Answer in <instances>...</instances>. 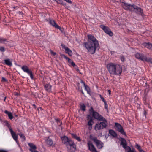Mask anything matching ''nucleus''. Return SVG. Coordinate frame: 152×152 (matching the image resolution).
<instances>
[{"label":"nucleus","instance_id":"nucleus-1","mask_svg":"<svg viewBox=\"0 0 152 152\" xmlns=\"http://www.w3.org/2000/svg\"><path fill=\"white\" fill-rule=\"evenodd\" d=\"M89 115H87V118L88 119L91 116L94 119L98 121H102L103 122H100L99 123L96 124L94 127V129L96 131L105 128L107 126V120L99 114L97 112L95 111L92 107H91L89 110Z\"/></svg>","mask_w":152,"mask_h":152},{"label":"nucleus","instance_id":"nucleus-2","mask_svg":"<svg viewBox=\"0 0 152 152\" xmlns=\"http://www.w3.org/2000/svg\"><path fill=\"white\" fill-rule=\"evenodd\" d=\"M87 42L83 43V46L85 47L88 52L91 54H94L96 50H98L99 45L98 40L93 35H87Z\"/></svg>","mask_w":152,"mask_h":152},{"label":"nucleus","instance_id":"nucleus-3","mask_svg":"<svg viewBox=\"0 0 152 152\" xmlns=\"http://www.w3.org/2000/svg\"><path fill=\"white\" fill-rule=\"evenodd\" d=\"M106 67L111 75H119L122 72L121 66L117 63L110 62L107 64Z\"/></svg>","mask_w":152,"mask_h":152},{"label":"nucleus","instance_id":"nucleus-4","mask_svg":"<svg viewBox=\"0 0 152 152\" xmlns=\"http://www.w3.org/2000/svg\"><path fill=\"white\" fill-rule=\"evenodd\" d=\"M122 6L124 9L130 11H133L137 14L140 15L142 16L143 15V11L140 7H138L134 4L132 5L126 3L125 2L123 3Z\"/></svg>","mask_w":152,"mask_h":152},{"label":"nucleus","instance_id":"nucleus-5","mask_svg":"<svg viewBox=\"0 0 152 152\" xmlns=\"http://www.w3.org/2000/svg\"><path fill=\"white\" fill-rule=\"evenodd\" d=\"M61 139L62 143L65 145L69 152L75 151L76 150V145L70 138L64 136L61 137Z\"/></svg>","mask_w":152,"mask_h":152},{"label":"nucleus","instance_id":"nucleus-6","mask_svg":"<svg viewBox=\"0 0 152 152\" xmlns=\"http://www.w3.org/2000/svg\"><path fill=\"white\" fill-rule=\"evenodd\" d=\"M135 57L136 58L143 61L149 62L152 63V59L151 58H148L143 54L137 53L135 55Z\"/></svg>","mask_w":152,"mask_h":152},{"label":"nucleus","instance_id":"nucleus-7","mask_svg":"<svg viewBox=\"0 0 152 152\" xmlns=\"http://www.w3.org/2000/svg\"><path fill=\"white\" fill-rule=\"evenodd\" d=\"M91 139L94 142L97 147L99 149H102L104 146V143L101 141L97 139L96 137H92Z\"/></svg>","mask_w":152,"mask_h":152},{"label":"nucleus","instance_id":"nucleus-8","mask_svg":"<svg viewBox=\"0 0 152 152\" xmlns=\"http://www.w3.org/2000/svg\"><path fill=\"white\" fill-rule=\"evenodd\" d=\"M115 129L123 135L125 136H126V134L124 131L123 127L121 125L118 123H115Z\"/></svg>","mask_w":152,"mask_h":152},{"label":"nucleus","instance_id":"nucleus-9","mask_svg":"<svg viewBox=\"0 0 152 152\" xmlns=\"http://www.w3.org/2000/svg\"><path fill=\"white\" fill-rule=\"evenodd\" d=\"M21 69L23 71L27 73L30 76L31 79L33 80L34 78V77L32 71L30 70L28 67L26 66H23L21 67Z\"/></svg>","mask_w":152,"mask_h":152},{"label":"nucleus","instance_id":"nucleus-10","mask_svg":"<svg viewBox=\"0 0 152 152\" xmlns=\"http://www.w3.org/2000/svg\"><path fill=\"white\" fill-rule=\"evenodd\" d=\"M100 27L106 34L110 36H112L113 35V33L111 31L110 29L108 27L103 25H101Z\"/></svg>","mask_w":152,"mask_h":152},{"label":"nucleus","instance_id":"nucleus-11","mask_svg":"<svg viewBox=\"0 0 152 152\" xmlns=\"http://www.w3.org/2000/svg\"><path fill=\"white\" fill-rule=\"evenodd\" d=\"M6 122L7 124V126L9 128V129L10 131L12 137L14 140L17 142L18 143V136L16 135V133L12 130L11 127H10V125L7 121H6Z\"/></svg>","mask_w":152,"mask_h":152},{"label":"nucleus","instance_id":"nucleus-12","mask_svg":"<svg viewBox=\"0 0 152 152\" xmlns=\"http://www.w3.org/2000/svg\"><path fill=\"white\" fill-rule=\"evenodd\" d=\"M88 145V149L91 152H96L97 150L93 144L92 142L91 141H89L87 143Z\"/></svg>","mask_w":152,"mask_h":152},{"label":"nucleus","instance_id":"nucleus-13","mask_svg":"<svg viewBox=\"0 0 152 152\" xmlns=\"http://www.w3.org/2000/svg\"><path fill=\"white\" fill-rule=\"evenodd\" d=\"M28 145L30 147L29 151L31 152H38L36 149H37V146L33 143H29Z\"/></svg>","mask_w":152,"mask_h":152},{"label":"nucleus","instance_id":"nucleus-14","mask_svg":"<svg viewBox=\"0 0 152 152\" xmlns=\"http://www.w3.org/2000/svg\"><path fill=\"white\" fill-rule=\"evenodd\" d=\"M120 140L121 141V145L122 146L124 149L127 148V142L125 139L123 138H121Z\"/></svg>","mask_w":152,"mask_h":152},{"label":"nucleus","instance_id":"nucleus-15","mask_svg":"<svg viewBox=\"0 0 152 152\" xmlns=\"http://www.w3.org/2000/svg\"><path fill=\"white\" fill-rule=\"evenodd\" d=\"M51 86L49 84L44 85L45 89L48 92H51Z\"/></svg>","mask_w":152,"mask_h":152},{"label":"nucleus","instance_id":"nucleus-16","mask_svg":"<svg viewBox=\"0 0 152 152\" xmlns=\"http://www.w3.org/2000/svg\"><path fill=\"white\" fill-rule=\"evenodd\" d=\"M142 45L145 48L151 50L152 49V44L149 42H144L142 44Z\"/></svg>","mask_w":152,"mask_h":152},{"label":"nucleus","instance_id":"nucleus-17","mask_svg":"<svg viewBox=\"0 0 152 152\" xmlns=\"http://www.w3.org/2000/svg\"><path fill=\"white\" fill-rule=\"evenodd\" d=\"M109 133L111 136L113 137L116 138L117 137V134L113 130H110L109 131Z\"/></svg>","mask_w":152,"mask_h":152},{"label":"nucleus","instance_id":"nucleus-18","mask_svg":"<svg viewBox=\"0 0 152 152\" xmlns=\"http://www.w3.org/2000/svg\"><path fill=\"white\" fill-rule=\"evenodd\" d=\"M4 63L5 64L10 66H12V61H10V59H8L4 60Z\"/></svg>","mask_w":152,"mask_h":152},{"label":"nucleus","instance_id":"nucleus-19","mask_svg":"<svg viewBox=\"0 0 152 152\" xmlns=\"http://www.w3.org/2000/svg\"><path fill=\"white\" fill-rule=\"evenodd\" d=\"M46 142L47 144L49 145V146H53V142L52 140L49 137H48V138L46 140Z\"/></svg>","mask_w":152,"mask_h":152},{"label":"nucleus","instance_id":"nucleus-20","mask_svg":"<svg viewBox=\"0 0 152 152\" xmlns=\"http://www.w3.org/2000/svg\"><path fill=\"white\" fill-rule=\"evenodd\" d=\"M94 123L93 119L91 117V119L88 122V125L89 126V129H91L92 128V124Z\"/></svg>","mask_w":152,"mask_h":152},{"label":"nucleus","instance_id":"nucleus-21","mask_svg":"<svg viewBox=\"0 0 152 152\" xmlns=\"http://www.w3.org/2000/svg\"><path fill=\"white\" fill-rule=\"evenodd\" d=\"M4 112L6 114L8 115L10 119L12 120L13 118V117L12 113L11 112H10L7 110H5Z\"/></svg>","mask_w":152,"mask_h":152},{"label":"nucleus","instance_id":"nucleus-22","mask_svg":"<svg viewBox=\"0 0 152 152\" xmlns=\"http://www.w3.org/2000/svg\"><path fill=\"white\" fill-rule=\"evenodd\" d=\"M49 23L51 25L55 28L56 26L57 25L56 22L53 19H50Z\"/></svg>","mask_w":152,"mask_h":152},{"label":"nucleus","instance_id":"nucleus-23","mask_svg":"<svg viewBox=\"0 0 152 152\" xmlns=\"http://www.w3.org/2000/svg\"><path fill=\"white\" fill-rule=\"evenodd\" d=\"M56 122L57 123L58 126H60L62 124V122L61 121L60 119L58 118H54Z\"/></svg>","mask_w":152,"mask_h":152},{"label":"nucleus","instance_id":"nucleus-24","mask_svg":"<svg viewBox=\"0 0 152 152\" xmlns=\"http://www.w3.org/2000/svg\"><path fill=\"white\" fill-rule=\"evenodd\" d=\"M65 53L71 56L72 54V51L69 48H66Z\"/></svg>","mask_w":152,"mask_h":152},{"label":"nucleus","instance_id":"nucleus-25","mask_svg":"<svg viewBox=\"0 0 152 152\" xmlns=\"http://www.w3.org/2000/svg\"><path fill=\"white\" fill-rule=\"evenodd\" d=\"M85 87V89L87 92V93L90 95H91V89L87 85H86L84 86Z\"/></svg>","mask_w":152,"mask_h":152},{"label":"nucleus","instance_id":"nucleus-26","mask_svg":"<svg viewBox=\"0 0 152 152\" xmlns=\"http://www.w3.org/2000/svg\"><path fill=\"white\" fill-rule=\"evenodd\" d=\"M72 135L73 138L76 139L78 141H81V139H80V138L77 136L76 134H72Z\"/></svg>","mask_w":152,"mask_h":152},{"label":"nucleus","instance_id":"nucleus-27","mask_svg":"<svg viewBox=\"0 0 152 152\" xmlns=\"http://www.w3.org/2000/svg\"><path fill=\"white\" fill-rule=\"evenodd\" d=\"M127 152H136L135 149L134 148L131 149V148L129 146H128L127 148Z\"/></svg>","mask_w":152,"mask_h":152},{"label":"nucleus","instance_id":"nucleus-28","mask_svg":"<svg viewBox=\"0 0 152 152\" xmlns=\"http://www.w3.org/2000/svg\"><path fill=\"white\" fill-rule=\"evenodd\" d=\"M80 109L83 111H85L86 110V106L84 104L81 105Z\"/></svg>","mask_w":152,"mask_h":152},{"label":"nucleus","instance_id":"nucleus-29","mask_svg":"<svg viewBox=\"0 0 152 152\" xmlns=\"http://www.w3.org/2000/svg\"><path fill=\"white\" fill-rule=\"evenodd\" d=\"M143 103H144L145 104V105H147L148 104L147 103V101H146V100H147V97H146V95H145L143 98Z\"/></svg>","mask_w":152,"mask_h":152},{"label":"nucleus","instance_id":"nucleus-30","mask_svg":"<svg viewBox=\"0 0 152 152\" xmlns=\"http://www.w3.org/2000/svg\"><path fill=\"white\" fill-rule=\"evenodd\" d=\"M135 147L138 150L139 152H141L140 151L141 150H143L141 149L140 146L137 143L136 144Z\"/></svg>","mask_w":152,"mask_h":152},{"label":"nucleus","instance_id":"nucleus-31","mask_svg":"<svg viewBox=\"0 0 152 152\" xmlns=\"http://www.w3.org/2000/svg\"><path fill=\"white\" fill-rule=\"evenodd\" d=\"M6 41H7V40L6 39L1 37H0V43H3Z\"/></svg>","mask_w":152,"mask_h":152},{"label":"nucleus","instance_id":"nucleus-32","mask_svg":"<svg viewBox=\"0 0 152 152\" xmlns=\"http://www.w3.org/2000/svg\"><path fill=\"white\" fill-rule=\"evenodd\" d=\"M62 56L64 58H65L66 60H68V62H70V61H71V59H70L69 58L67 57L65 55H63Z\"/></svg>","mask_w":152,"mask_h":152},{"label":"nucleus","instance_id":"nucleus-33","mask_svg":"<svg viewBox=\"0 0 152 152\" xmlns=\"http://www.w3.org/2000/svg\"><path fill=\"white\" fill-rule=\"evenodd\" d=\"M69 63L71 64L72 66L73 67H77V66L76 65L75 63L73 61H71V60L70 61V62H69Z\"/></svg>","mask_w":152,"mask_h":152},{"label":"nucleus","instance_id":"nucleus-34","mask_svg":"<svg viewBox=\"0 0 152 152\" xmlns=\"http://www.w3.org/2000/svg\"><path fill=\"white\" fill-rule=\"evenodd\" d=\"M99 96L100 97V98L101 100H102L104 103L106 102V100H105L104 98L100 94H99Z\"/></svg>","mask_w":152,"mask_h":152},{"label":"nucleus","instance_id":"nucleus-35","mask_svg":"<svg viewBox=\"0 0 152 152\" xmlns=\"http://www.w3.org/2000/svg\"><path fill=\"white\" fill-rule=\"evenodd\" d=\"M120 59L122 62H124L125 60V58L123 55L120 56Z\"/></svg>","mask_w":152,"mask_h":152},{"label":"nucleus","instance_id":"nucleus-36","mask_svg":"<svg viewBox=\"0 0 152 152\" xmlns=\"http://www.w3.org/2000/svg\"><path fill=\"white\" fill-rule=\"evenodd\" d=\"M5 50V48L3 47H0V51L2 52H4Z\"/></svg>","mask_w":152,"mask_h":152},{"label":"nucleus","instance_id":"nucleus-37","mask_svg":"<svg viewBox=\"0 0 152 152\" xmlns=\"http://www.w3.org/2000/svg\"><path fill=\"white\" fill-rule=\"evenodd\" d=\"M57 3L60 4L62 5H64V4L63 2V1L61 0H59V1H58Z\"/></svg>","mask_w":152,"mask_h":152},{"label":"nucleus","instance_id":"nucleus-38","mask_svg":"<svg viewBox=\"0 0 152 152\" xmlns=\"http://www.w3.org/2000/svg\"><path fill=\"white\" fill-rule=\"evenodd\" d=\"M104 108L105 109H108V104L106 102H104Z\"/></svg>","mask_w":152,"mask_h":152},{"label":"nucleus","instance_id":"nucleus-39","mask_svg":"<svg viewBox=\"0 0 152 152\" xmlns=\"http://www.w3.org/2000/svg\"><path fill=\"white\" fill-rule=\"evenodd\" d=\"M55 28L59 29L60 31H62V28L58 25L56 26Z\"/></svg>","mask_w":152,"mask_h":152},{"label":"nucleus","instance_id":"nucleus-40","mask_svg":"<svg viewBox=\"0 0 152 152\" xmlns=\"http://www.w3.org/2000/svg\"><path fill=\"white\" fill-rule=\"evenodd\" d=\"M1 81L3 82H5L7 81V80L4 77H2L1 78Z\"/></svg>","mask_w":152,"mask_h":152},{"label":"nucleus","instance_id":"nucleus-41","mask_svg":"<svg viewBox=\"0 0 152 152\" xmlns=\"http://www.w3.org/2000/svg\"><path fill=\"white\" fill-rule=\"evenodd\" d=\"M61 46H62V48L64 49L65 50H66V48H68L67 47H66L65 45L64 44H62L61 45Z\"/></svg>","mask_w":152,"mask_h":152},{"label":"nucleus","instance_id":"nucleus-42","mask_svg":"<svg viewBox=\"0 0 152 152\" xmlns=\"http://www.w3.org/2000/svg\"><path fill=\"white\" fill-rule=\"evenodd\" d=\"M18 8H19V7L17 6L14 7H13V10L15 11V10H17Z\"/></svg>","mask_w":152,"mask_h":152},{"label":"nucleus","instance_id":"nucleus-43","mask_svg":"<svg viewBox=\"0 0 152 152\" xmlns=\"http://www.w3.org/2000/svg\"><path fill=\"white\" fill-rule=\"evenodd\" d=\"M66 2L69 3V4H72V2L70 0H64Z\"/></svg>","mask_w":152,"mask_h":152},{"label":"nucleus","instance_id":"nucleus-44","mask_svg":"<svg viewBox=\"0 0 152 152\" xmlns=\"http://www.w3.org/2000/svg\"><path fill=\"white\" fill-rule=\"evenodd\" d=\"M19 135L20 137L23 138H24L25 137L24 135L22 134H20Z\"/></svg>","mask_w":152,"mask_h":152},{"label":"nucleus","instance_id":"nucleus-45","mask_svg":"<svg viewBox=\"0 0 152 152\" xmlns=\"http://www.w3.org/2000/svg\"><path fill=\"white\" fill-rule=\"evenodd\" d=\"M81 82V83H83V84L84 86H86V84H85V83L84 82H83V80H81V82Z\"/></svg>","mask_w":152,"mask_h":152},{"label":"nucleus","instance_id":"nucleus-46","mask_svg":"<svg viewBox=\"0 0 152 152\" xmlns=\"http://www.w3.org/2000/svg\"><path fill=\"white\" fill-rule=\"evenodd\" d=\"M51 54H52L53 56H55L56 55V53L55 52H54L52 51H51Z\"/></svg>","mask_w":152,"mask_h":152},{"label":"nucleus","instance_id":"nucleus-47","mask_svg":"<svg viewBox=\"0 0 152 152\" xmlns=\"http://www.w3.org/2000/svg\"><path fill=\"white\" fill-rule=\"evenodd\" d=\"M147 113V111L145 110H144V113H143L144 115L145 116H146Z\"/></svg>","mask_w":152,"mask_h":152},{"label":"nucleus","instance_id":"nucleus-48","mask_svg":"<svg viewBox=\"0 0 152 152\" xmlns=\"http://www.w3.org/2000/svg\"><path fill=\"white\" fill-rule=\"evenodd\" d=\"M108 92L109 93V95H110L111 94V90H108Z\"/></svg>","mask_w":152,"mask_h":152},{"label":"nucleus","instance_id":"nucleus-49","mask_svg":"<svg viewBox=\"0 0 152 152\" xmlns=\"http://www.w3.org/2000/svg\"><path fill=\"white\" fill-rule=\"evenodd\" d=\"M33 106L35 109H36L37 108L36 105L34 104H33Z\"/></svg>","mask_w":152,"mask_h":152},{"label":"nucleus","instance_id":"nucleus-50","mask_svg":"<svg viewBox=\"0 0 152 152\" xmlns=\"http://www.w3.org/2000/svg\"><path fill=\"white\" fill-rule=\"evenodd\" d=\"M0 121H1V122H2L3 121H2V119H1V116H0Z\"/></svg>","mask_w":152,"mask_h":152},{"label":"nucleus","instance_id":"nucleus-51","mask_svg":"<svg viewBox=\"0 0 152 152\" xmlns=\"http://www.w3.org/2000/svg\"><path fill=\"white\" fill-rule=\"evenodd\" d=\"M54 1H56L57 3L58 2V1H59V0H54Z\"/></svg>","mask_w":152,"mask_h":152},{"label":"nucleus","instance_id":"nucleus-52","mask_svg":"<svg viewBox=\"0 0 152 152\" xmlns=\"http://www.w3.org/2000/svg\"><path fill=\"white\" fill-rule=\"evenodd\" d=\"M81 92L83 94H84V93L82 90L81 91Z\"/></svg>","mask_w":152,"mask_h":152},{"label":"nucleus","instance_id":"nucleus-53","mask_svg":"<svg viewBox=\"0 0 152 152\" xmlns=\"http://www.w3.org/2000/svg\"><path fill=\"white\" fill-rule=\"evenodd\" d=\"M141 152H145L143 150H141L140 151Z\"/></svg>","mask_w":152,"mask_h":152},{"label":"nucleus","instance_id":"nucleus-54","mask_svg":"<svg viewBox=\"0 0 152 152\" xmlns=\"http://www.w3.org/2000/svg\"><path fill=\"white\" fill-rule=\"evenodd\" d=\"M6 97H5V98H4V101H5V100H6Z\"/></svg>","mask_w":152,"mask_h":152},{"label":"nucleus","instance_id":"nucleus-55","mask_svg":"<svg viewBox=\"0 0 152 152\" xmlns=\"http://www.w3.org/2000/svg\"><path fill=\"white\" fill-rule=\"evenodd\" d=\"M78 70H79V69H77V71Z\"/></svg>","mask_w":152,"mask_h":152}]
</instances>
